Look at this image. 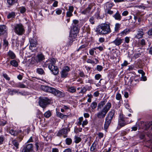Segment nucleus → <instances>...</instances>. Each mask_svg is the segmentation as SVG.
I'll use <instances>...</instances> for the list:
<instances>
[{"label":"nucleus","mask_w":152,"mask_h":152,"mask_svg":"<svg viewBox=\"0 0 152 152\" xmlns=\"http://www.w3.org/2000/svg\"><path fill=\"white\" fill-rule=\"evenodd\" d=\"M41 88L44 91L51 93L58 97H63L65 95V94L63 92V91H60L54 88L48 86H42Z\"/></svg>","instance_id":"1"},{"label":"nucleus","mask_w":152,"mask_h":152,"mask_svg":"<svg viewBox=\"0 0 152 152\" xmlns=\"http://www.w3.org/2000/svg\"><path fill=\"white\" fill-rule=\"evenodd\" d=\"M95 31L99 35L108 34L111 32L110 25L105 23L99 25L96 28Z\"/></svg>","instance_id":"2"},{"label":"nucleus","mask_w":152,"mask_h":152,"mask_svg":"<svg viewBox=\"0 0 152 152\" xmlns=\"http://www.w3.org/2000/svg\"><path fill=\"white\" fill-rule=\"evenodd\" d=\"M47 64L48 68L51 70L53 74L54 75H56L58 73V67L56 66L55 63L56 60L53 58H50L48 61Z\"/></svg>","instance_id":"3"},{"label":"nucleus","mask_w":152,"mask_h":152,"mask_svg":"<svg viewBox=\"0 0 152 152\" xmlns=\"http://www.w3.org/2000/svg\"><path fill=\"white\" fill-rule=\"evenodd\" d=\"M111 107V104L110 102H108L103 107L102 110L97 113V117L100 119L104 118L106 114L110 110Z\"/></svg>","instance_id":"4"},{"label":"nucleus","mask_w":152,"mask_h":152,"mask_svg":"<svg viewBox=\"0 0 152 152\" xmlns=\"http://www.w3.org/2000/svg\"><path fill=\"white\" fill-rule=\"evenodd\" d=\"M79 30L78 26H72L69 36L70 41L69 43L70 45H72L73 41H75L79 32Z\"/></svg>","instance_id":"5"},{"label":"nucleus","mask_w":152,"mask_h":152,"mask_svg":"<svg viewBox=\"0 0 152 152\" xmlns=\"http://www.w3.org/2000/svg\"><path fill=\"white\" fill-rule=\"evenodd\" d=\"M115 113V111L114 110H111L108 113L107 116L105 118V121L104 125V128L105 130L107 129L109 127L114 117Z\"/></svg>","instance_id":"6"},{"label":"nucleus","mask_w":152,"mask_h":152,"mask_svg":"<svg viewBox=\"0 0 152 152\" xmlns=\"http://www.w3.org/2000/svg\"><path fill=\"white\" fill-rule=\"evenodd\" d=\"M50 100L46 97L40 98L39 102V105L43 108H46L47 105L50 104Z\"/></svg>","instance_id":"7"},{"label":"nucleus","mask_w":152,"mask_h":152,"mask_svg":"<svg viewBox=\"0 0 152 152\" xmlns=\"http://www.w3.org/2000/svg\"><path fill=\"white\" fill-rule=\"evenodd\" d=\"M24 31L23 26L20 24L16 25L15 27L14 31L18 35H22Z\"/></svg>","instance_id":"8"},{"label":"nucleus","mask_w":152,"mask_h":152,"mask_svg":"<svg viewBox=\"0 0 152 152\" xmlns=\"http://www.w3.org/2000/svg\"><path fill=\"white\" fill-rule=\"evenodd\" d=\"M70 131V129L69 128H63L59 131L57 134V135L60 136L63 135L64 137H66L67 136V134Z\"/></svg>","instance_id":"9"},{"label":"nucleus","mask_w":152,"mask_h":152,"mask_svg":"<svg viewBox=\"0 0 152 152\" xmlns=\"http://www.w3.org/2000/svg\"><path fill=\"white\" fill-rule=\"evenodd\" d=\"M22 152H34L33 144L30 143L26 145L22 149Z\"/></svg>","instance_id":"10"},{"label":"nucleus","mask_w":152,"mask_h":152,"mask_svg":"<svg viewBox=\"0 0 152 152\" xmlns=\"http://www.w3.org/2000/svg\"><path fill=\"white\" fill-rule=\"evenodd\" d=\"M69 68L68 66L64 67L61 71V77L62 78H66L68 75V72L69 71Z\"/></svg>","instance_id":"11"},{"label":"nucleus","mask_w":152,"mask_h":152,"mask_svg":"<svg viewBox=\"0 0 152 152\" xmlns=\"http://www.w3.org/2000/svg\"><path fill=\"white\" fill-rule=\"evenodd\" d=\"M124 39L120 38L117 37L114 40L111 42L116 46H119L123 42Z\"/></svg>","instance_id":"12"},{"label":"nucleus","mask_w":152,"mask_h":152,"mask_svg":"<svg viewBox=\"0 0 152 152\" xmlns=\"http://www.w3.org/2000/svg\"><path fill=\"white\" fill-rule=\"evenodd\" d=\"M7 30V27L5 25H0V36L5 34Z\"/></svg>","instance_id":"13"},{"label":"nucleus","mask_w":152,"mask_h":152,"mask_svg":"<svg viewBox=\"0 0 152 152\" xmlns=\"http://www.w3.org/2000/svg\"><path fill=\"white\" fill-rule=\"evenodd\" d=\"M34 59L36 60L37 63H38L43 60L44 59V57L42 54H39L34 58Z\"/></svg>","instance_id":"14"},{"label":"nucleus","mask_w":152,"mask_h":152,"mask_svg":"<svg viewBox=\"0 0 152 152\" xmlns=\"http://www.w3.org/2000/svg\"><path fill=\"white\" fill-rule=\"evenodd\" d=\"M113 17L116 20H121L122 17L118 11H117L115 14L113 15Z\"/></svg>","instance_id":"15"},{"label":"nucleus","mask_w":152,"mask_h":152,"mask_svg":"<svg viewBox=\"0 0 152 152\" xmlns=\"http://www.w3.org/2000/svg\"><path fill=\"white\" fill-rule=\"evenodd\" d=\"M30 48L32 49L33 47H35L37 45V41L33 39H31L30 40Z\"/></svg>","instance_id":"16"},{"label":"nucleus","mask_w":152,"mask_h":152,"mask_svg":"<svg viewBox=\"0 0 152 152\" xmlns=\"http://www.w3.org/2000/svg\"><path fill=\"white\" fill-rule=\"evenodd\" d=\"M107 100L105 99L100 102L98 104L97 109L99 110V109H101L105 104L107 102Z\"/></svg>","instance_id":"17"},{"label":"nucleus","mask_w":152,"mask_h":152,"mask_svg":"<svg viewBox=\"0 0 152 152\" xmlns=\"http://www.w3.org/2000/svg\"><path fill=\"white\" fill-rule=\"evenodd\" d=\"M7 132H9L11 135H13L14 136H17L19 132H21V131H20L19 132H18L12 129L10 130L8 128H7Z\"/></svg>","instance_id":"18"},{"label":"nucleus","mask_w":152,"mask_h":152,"mask_svg":"<svg viewBox=\"0 0 152 152\" xmlns=\"http://www.w3.org/2000/svg\"><path fill=\"white\" fill-rule=\"evenodd\" d=\"M143 35V30L138 31L137 34L136 35L135 37L139 39L142 37Z\"/></svg>","instance_id":"19"},{"label":"nucleus","mask_w":152,"mask_h":152,"mask_svg":"<svg viewBox=\"0 0 152 152\" xmlns=\"http://www.w3.org/2000/svg\"><path fill=\"white\" fill-rule=\"evenodd\" d=\"M16 16L15 13L14 12H9L7 16L8 19H13L15 18Z\"/></svg>","instance_id":"20"},{"label":"nucleus","mask_w":152,"mask_h":152,"mask_svg":"<svg viewBox=\"0 0 152 152\" xmlns=\"http://www.w3.org/2000/svg\"><path fill=\"white\" fill-rule=\"evenodd\" d=\"M97 144V142H94L92 144L90 150L91 151H95L96 150V145Z\"/></svg>","instance_id":"21"},{"label":"nucleus","mask_w":152,"mask_h":152,"mask_svg":"<svg viewBox=\"0 0 152 152\" xmlns=\"http://www.w3.org/2000/svg\"><path fill=\"white\" fill-rule=\"evenodd\" d=\"M8 55L12 59H14L16 57L15 54L11 50H9L8 52Z\"/></svg>","instance_id":"22"},{"label":"nucleus","mask_w":152,"mask_h":152,"mask_svg":"<svg viewBox=\"0 0 152 152\" xmlns=\"http://www.w3.org/2000/svg\"><path fill=\"white\" fill-rule=\"evenodd\" d=\"M92 7V6H89L85 10L82 12V13L83 14H86L89 13Z\"/></svg>","instance_id":"23"},{"label":"nucleus","mask_w":152,"mask_h":152,"mask_svg":"<svg viewBox=\"0 0 152 152\" xmlns=\"http://www.w3.org/2000/svg\"><path fill=\"white\" fill-rule=\"evenodd\" d=\"M67 89L68 91L72 93H74L76 91V88L74 86L68 87Z\"/></svg>","instance_id":"24"},{"label":"nucleus","mask_w":152,"mask_h":152,"mask_svg":"<svg viewBox=\"0 0 152 152\" xmlns=\"http://www.w3.org/2000/svg\"><path fill=\"white\" fill-rule=\"evenodd\" d=\"M130 32V30L128 28H126L123 31L121 32L120 34L121 36L126 35L128 34Z\"/></svg>","instance_id":"25"},{"label":"nucleus","mask_w":152,"mask_h":152,"mask_svg":"<svg viewBox=\"0 0 152 152\" xmlns=\"http://www.w3.org/2000/svg\"><path fill=\"white\" fill-rule=\"evenodd\" d=\"M128 123V122H126L125 121H118V124L121 127L124 126L126 125Z\"/></svg>","instance_id":"26"},{"label":"nucleus","mask_w":152,"mask_h":152,"mask_svg":"<svg viewBox=\"0 0 152 152\" xmlns=\"http://www.w3.org/2000/svg\"><path fill=\"white\" fill-rule=\"evenodd\" d=\"M51 112L50 110H48L46 111L44 114V116L46 118H49L51 116Z\"/></svg>","instance_id":"27"},{"label":"nucleus","mask_w":152,"mask_h":152,"mask_svg":"<svg viewBox=\"0 0 152 152\" xmlns=\"http://www.w3.org/2000/svg\"><path fill=\"white\" fill-rule=\"evenodd\" d=\"M37 72L40 75H43L45 73L43 69L42 68H37Z\"/></svg>","instance_id":"28"},{"label":"nucleus","mask_w":152,"mask_h":152,"mask_svg":"<svg viewBox=\"0 0 152 152\" xmlns=\"http://www.w3.org/2000/svg\"><path fill=\"white\" fill-rule=\"evenodd\" d=\"M10 64L11 65L15 67H17L18 65L17 62L15 60L11 61H10Z\"/></svg>","instance_id":"29"},{"label":"nucleus","mask_w":152,"mask_h":152,"mask_svg":"<svg viewBox=\"0 0 152 152\" xmlns=\"http://www.w3.org/2000/svg\"><path fill=\"white\" fill-rule=\"evenodd\" d=\"M105 5L106 10L110 9L113 7L112 4L109 2H107Z\"/></svg>","instance_id":"30"},{"label":"nucleus","mask_w":152,"mask_h":152,"mask_svg":"<svg viewBox=\"0 0 152 152\" xmlns=\"http://www.w3.org/2000/svg\"><path fill=\"white\" fill-rule=\"evenodd\" d=\"M79 21L78 20L75 19L73 20L72 26H78V23Z\"/></svg>","instance_id":"31"},{"label":"nucleus","mask_w":152,"mask_h":152,"mask_svg":"<svg viewBox=\"0 0 152 152\" xmlns=\"http://www.w3.org/2000/svg\"><path fill=\"white\" fill-rule=\"evenodd\" d=\"M121 26V25L119 23H116L115 24V31L117 32L119 30Z\"/></svg>","instance_id":"32"},{"label":"nucleus","mask_w":152,"mask_h":152,"mask_svg":"<svg viewBox=\"0 0 152 152\" xmlns=\"http://www.w3.org/2000/svg\"><path fill=\"white\" fill-rule=\"evenodd\" d=\"M2 76L4 77L6 79V80L8 81H9L10 80V78L8 77L7 75L5 73H2Z\"/></svg>","instance_id":"33"},{"label":"nucleus","mask_w":152,"mask_h":152,"mask_svg":"<svg viewBox=\"0 0 152 152\" xmlns=\"http://www.w3.org/2000/svg\"><path fill=\"white\" fill-rule=\"evenodd\" d=\"M12 143L17 148H18V146L19 144L17 141L15 140H13L12 141Z\"/></svg>","instance_id":"34"},{"label":"nucleus","mask_w":152,"mask_h":152,"mask_svg":"<svg viewBox=\"0 0 152 152\" xmlns=\"http://www.w3.org/2000/svg\"><path fill=\"white\" fill-rule=\"evenodd\" d=\"M97 103L96 102H93L91 105L92 108L93 109H95L96 107Z\"/></svg>","instance_id":"35"},{"label":"nucleus","mask_w":152,"mask_h":152,"mask_svg":"<svg viewBox=\"0 0 152 152\" xmlns=\"http://www.w3.org/2000/svg\"><path fill=\"white\" fill-rule=\"evenodd\" d=\"M75 142L76 143H78L81 140V139L80 138L77 136H75Z\"/></svg>","instance_id":"36"},{"label":"nucleus","mask_w":152,"mask_h":152,"mask_svg":"<svg viewBox=\"0 0 152 152\" xmlns=\"http://www.w3.org/2000/svg\"><path fill=\"white\" fill-rule=\"evenodd\" d=\"M56 116L59 118H62L64 117L65 116H66V115H64L63 114L61 113L57 112L56 113Z\"/></svg>","instance_id":"37"},{"label":"nucleus","mask_w":152,"mask_h":152,"mask_svg":"<svg viewBox=\"0 0 152 152\" xmlns=\"http://www.w3.org/2000/svg\"><path fill=\"white\" fill-rule=\"evenodd\" d=\"M66 144L68 145H70L72 142V140L71 138H67L66 139Z\"/></svg>","instance_id":"38"},{"label":"nucleus","mask_w":152,"mask_h":152,"mask_svg":"<svg viewBox=\"0 0 152 152\" xmlns=\"http://www.w3.org/2000/svg\"><path fill=\"white\" fill-rule=\"evenodd\" d=\"M7 121L4 120H1L0 121V125L1 126H4L6 124Z\"/></svg>","instance_id":"39"},{"label":"nucleus","mask_w":152,"mask_h":152,"mask_svg":"<svg viewBox=\"0 0 152 152\" xmlns=\"http://www.w3.org/2000/svg\"><path fill=\"white\" fill-rule=\"evenodd\" d=\"M83 148L82 147L78 146L77 147V150L76 152H83Z\"/></svg>","instance_id":"40"},{"label":"nucleus","mask_w":152,"mask_h":152,"mask_svg":"<svg viewBox=\"0 0 152 152\" xmlns=\"http://www.w3.org/2000/svg\"><path fill=\"white\" fill-rule=\"evenodd\" d=\"M7 1L9 5H12L15 2L16 0H7Z\"/></svg>","instance_id":"41"},{"label":"nucleus","mask_w":152,"mask_h":152,"mask_svg":"<svg viewBox=\"0 0 152 152\" xmlns=\"http://www.w3.org/2000/svg\"><path fill=\"white\" fill-rule=\"evenodd\" d=\"M79 121L77 122V125H81L82 124V122L83 120V118L80 117L78 119Z\"/></svg>","instance_id":"42"},{"label":"nucleus","mask_w":152,"mask_h":152,"mask_svg":"<svg viewBox=\"0 0 152 152\" xmlns=\"http://www.w3.org/2000/svg\"><path fill=\"white\" fill-rule=\"evenodd\" d=\"M124 121V117L123 114H121L119 115V121Z\"/></svg>","instance_id":"43"},{"label":"nucleus","mask_w":152,"mask_h":152,"mask_svg":"<svg viewBox=\"0 0 152 152\" xmlns=\"http://www.w3.org/2000/svg\"><path fill=\"white\" fill-rule=\"evenodd\" d=\"M87 91V89L85 87H83L81 88V91L80 92V93L83 94L85 93Z\"/></svg>","instance_id":"44"},{"label":"nucleus","mask_w":152,"mask_h":152,"mask_svg":"<svg viewBox=\"0 0 152 152\" xmlns=\"http://www.w3.org/2000/svg\"><path fill=\"white\" fill-rule=\"evenodd\" d=\"M101 75L99 74H96L95 76V78L96 80H99L101 77Z\"/></svg>","instance_id":"45"},{"label":"nucleus","mask_w":152,"mask_h":152,"mask_svg":"<svg viewBox=\"0 0 152 152\" xmlns=\"http://www.w3.org/2000/svg\"><path fill=\"white\" fill-rule=\"evenodd\" d=\"M103 69V67L101 65H98L96 66V70L99 71H101Z\"/></svg>","instance_id":"46"},{"label":"nucleus","mask_w":152,"mask_h":152,"mask_svg":"<svg viewBox=\"0 0 152 152\" xmlns=\"http://www.w3.org/2000/svg\"><path fill=\"white\" fill-rule=\"evenodd\" d=\"M116 98L118 100H120L121 98V96L120 94L118 93L116 94Z\"/></svg>","instance_id":"47"},{"label":"nucleus","mask_w":152,"mask_h":152,"mask_svg":"<svg viewBox=\"0 0 152 152\" xmlns=\"http://www.w3.org/2000/svg\"><path fill=\"white\" fill-rule=\"evenodd\" d=\"M56 12L57 15H59L61 13L62 10L59 9H57L56 10Z\"/></svg>","instance_id":"48"},{"label":"nucleus","mask_w":152,"mask_h":152,"mask_svg":"<svg viewBox=\"0 0 152 152\" xmlns=\"http://www.w3.org/2000/svg\"><path fill=\"white\" fill-rule=\"evenodd\" d=\"M17 87L20 88H25L26 86L23 84L20 83L17 85Z\"/></svg>","instance_id":"49"},{"label":"nucleus","mask_w":152,"mask_h":152,"mask_svg":"<svg viewBox=\"0 0 152 152\" xmlns=\"http://www.w3.org/2000/svg\"><path fill=\"white\" fill-rule=\"evenodd\" d=\"M96 50V48H93L91 49L90 51H89V53L91 55H92L94 54V50Z\"/></svg>","instance_id":"50"},{"label":"nucleus","mask_w":152,"mask_h":152,"mask_svg":"<svg viewBox=\"0 0 152 152\" xmlns=\"http://www.w3.org/2000/svg\"><path fill=\"white\" fill-rule=\"evenodd\" d=\"M4 45L6 47L8 45V42L6 39H4Z\"/></svg>","instance_id":"51"},{"label":"nucleus","mask_w":152,"mask_h":152,"mask_svg":"<svg viewBox=\"0 0 152 152\" xmlns=\"http://www.w3.org/2000/svg\"><path fill=\"white\" fill-rule=\"evenodd\" d=\"M72 15V12L68 11L66 13V16L67 17H70Z\"/></svg>","instance_id":"52"},{"label":"nucleus","mask_w":152,"mask_h":152,"mask_svg":"<svg viewBox=\"0 0 152 152\" xmlns=\"http://www.w3.org/2000/svg\"><path fill=\"white\" fill-rule=\"evenodd\" d=\"M89 21L91 23L93 24L94 23V18L93 17H91L89 19Z\"/></svg>","instance_id":"53"},{"label":"nucleus","mask_w":152,"mask_h":152,"mask_svg":"<svg viewBox=\"0 0 152 152\" xmlns=\"http://www.w3.org/2000/svg\"><path fill=\"white\" fill-rule=\"evenodd\" d=\"M18 92V91L15 90H13L12 91H11L10 92V94H11V95H13L14 94H15L16 93H17Z\"/></svg>","instance_id":"54"},{"label":"nucleus","mask_w":152,"mask_h":152,"mask_svg":"<svg viewBox=\"0 0 152 152\" xmlns=\"http://www.w3.org/2000/svg\"><path fill=\"white\" fill-rule=\"evenodd\" d=\"M87 62L88 63H90L91 64H93L95 63V62L90 59H88L87 60Z\"/></svg>","instance_id":"55"},{"label":"nucleus","mask_w":152,"mask_h":152,"mask_svg":"<svg viewBox=\"0 0 152 152\" xmlns=\"http://www.w3.org/2000/svg\"><path fill=\"white\" fill-rule=\"evenodd\" d=\"M88 123V121L86 119L83 122V123L82 124V126L83 127H84V126L86 125Z\"/></svg>","instance_id":"56"},{"label":"nucleus","mask_w":152,"mask_h":152,"mask_svg":"<svg viewBox=\"0 0 152 152\" xmlns=\"http://www.w3.org/2000/svg\"><path fill=\"white\" fill-rule=\"evenodd\" d=\"M35 145L36 147V150L38 151L39 149V145H41V144L39 143H36L35 144Z\"/></svg>","instance_id":"57"},{"label":"nucleus","mask_w":152,"mask_h":152,"mask_svg":"<svg viewBox=\"0 0 152 152\" xmlns=\"http://www.w3.org/2000/svg\"><path fill=\"white\" fill-rule=\"evenodd\" d=\"M26 10V9L24 7H22L20 9V12L22 13H24Z\"/></svg>","instance_id":"58"},{"label":"nucleus","mask_w":152,"mask_h":152,"mask_svg":"<svg viewBox=\"0 0 152 152\" xmlns=\"http://www.w3.org/2000/svg\"><path fill=\"white\" fill-rule=\"evenodd\" d=\"M106 11L107 14L110 15H112L113 13V11L111 10L110 9L107 10Z\"/></svg>","instance_id":"59"},{"label":"nucleus","mask_w":152,"mask_h":152,"mask_svg":"<svg viewBox=\"0 0 152 152\" xmlns=\"http://www.w3.org/2000/svg\"><path fill=\"white\" fill-rule=\"evenodd\" d=\"M128 64V62L126 61H124V63L121 64V66H126Z\"/></svg>","instance_id":"60"},{"label":"nucleus","mask_w":152,"mask_h":152,"mask_svg":"<svg viewBox=\"0 0 152 152\" xmlns=\"http://www.w3.org/2000/svg\"><path fill=\"white\" fill-rule=\"evenodd\" d=\"M79 76L82 77H84L85 76L84 72H80L79 73Z\"/></svg>","instance_id":"61"},{"label":"nucleus","mask_w":152,"mask_h":152,"mask_svg":"<svg viewBox=\"0 0 152 152\" xmlns=\"http://www.w3.org/2000/svg\"><path fill=\"white\" fill-rule=\"evenodd\" d=\"M74 10V7L73 6H69L68 11L72 12Z\"/></svg>","instance_id":"62"},{"label":"nucleus","mask_w":152,"mask_h":152,"mask_svg":"<svg viewBox=\"0 0 152 152\" xmlns=\"http://www.w3.org/2000/svg\"><path fill=\"white\" fill-rule=\"evenodd\" d=\"M140 44L142 45H145V41L144 39H142L141 40Z\"/></svg>","instance_id":"63"},{"label":"nucleus","mask_w":152,"mask_h":152,"mask_svg":"<svg viewBox=\"0 0 152 152\" xmlns=\"http://www.w3.org/2000/svg\"><path fill=\"white\" fill-rule=\"evenodd\" d=\"M63 152H72L71 149L68 148L65 149Z\"/></svg>","instance_id":"64"}]
</instances>
